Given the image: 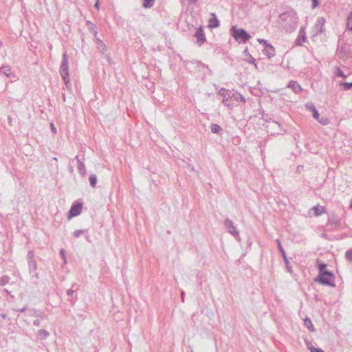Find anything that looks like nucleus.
I'll use <instances>...</instances> for the list:
<instances>
[{"instance_id":"1","label":"nucleus","mask_w":352,"mask_h":352,"mask_svg":"<svg viewBox=\"0 0 352 352\" xmlns=\"http://www.w3.org/2000/svg\"><path fill=\"white\" fill-rule=\"evenodd\" d=\"M280 25L286 32H293L296 29L298 17L294 10H289L279 15Z\"/></svg>"},{"instance_id":"2","label":"nucleus","mask_w":352,"mask_h":352,"mask_svg":"<svg viewBox=\"0 0 352 352\" xmlns=\"http://www.w3.org/2000/svg\"><path fill=\"white\" fill-rule=\"evenodd\" d=\"M232 36L239 43H246L251 38L250 34L243 28H237L232 26L230 29Z\"/></svg>"},{"instance_id":"3","label":"nucleus","mask_w":352,"mask_h":352,"mask_svg":"<svg viewBox=\"0 0 352 352\" xmlns=\"http://www.w3.org/2000/svg\"><path fill=\"white\" fill-rule=\"evenodd\" d=\"M315 281L318 282L323 285H327L332 287L336 286L335 276L330 271L318 274V277L315 278Z\"/></svg>"},{"instance_id":"4","label":"nucleus","mask_w":352,"mask_h":352,"mask_svg":"<svg viewBox=\"0 0 352 352\" xmlns=\"http://www.w3.org/2000/svg\"><path fill=\"white\" fill-rule=\"evenodd\" d=\"M60 74L63 80V81H66L68 82V76L69 75V67H68V59L67 53L65 52L63 54L61 65L60 67Z\"/></svg>"},{"instance_id":"5","label":"nucleus","mask_w":352,"mask_h":352,"mask_svg":"<svg viewBox=\"0 0 352 352\" xmlns=\"http://www.w3.org/2000/svg\"><path fill=\"white\" fill-rule=\"evenodd\" d=\"M324 111H313V117L322 125L330 123V118L324 115Z\"/></svg>"},{"instance_id":"6","label":"nucleus","mask_w":352,"mask_h":352,"mask_svg":"<svg viewBox=\"0 0 352 352\" xmlns=\"http://www.w3.org/2000/svg\"><path fill=\"white\" fill-rule=\"evenodd\" d=\"M194 36L196 37V43L199 46H201L206 41V36L201 26L197 29L194 34Z\"/></svg>"},{"instance_id":"7","label":"nucleus","mask_w":352,"mask_h":352,"mask_svg":"<svg viewBox=\"0 0 352 352\" xmlns=\"http://www.w3.org/2000/svg\"><path fill=\"white\" fill-rule=\"evenodd\" d=\"M217 93L219 96L223 97V103L225 106L230 107L231 105L230 102L231 91L225 88H221Z\"/></svg>"},{"instance_id":"8","label":"nucleus","mask_w":352,"mask_h":352,"mask_svg":"<svg viewBox=\"0 0 352 352\" xmlns=\"http://www.w3.org/2000/svg\"><path fill=\"white\" fill-rule=\"evenodd\" d=\"M224 225L230 234H232L236 238L239 236V232L237 231L236 227L234 226L233 222L230 219H226L225 220Z\"/></svg>"},{"instance_id":"9","label":"nucleus","mask_w":352,"mask_h":352,"mask_svg":"<svg viewBox=\"0 0 352 352\" xmlns=\"http://www.w3.org/2000/svg\"><path fill=\"white\" fill-rule=\"evenodd\" d=\"M276 243H277V245H278V250H280V253H281V255L283 258V260L285 261V265H286V267L288 270V272H292V267L291 266L289 265V261L287 258V256H286V253L281 245V243L279 239H276Z\"/></svg>"},{"instance_id":"10","label":"nucleus","mask_w":352,"mask_h":352,"mask_svg":"<svg viewBox=\"0 0 352 352\" xmlns=\"http://www.w3.org/2000/svg\"><path fill=\"white\" fill-rule=\"evenodd\" d=\"M324 17H318L316 23V34H321L325 31Z\"/></svg>"},{"instance_id":"11","label":"nucleus","mask_w":352,"mask_h":352,"mask_svg":"<svg viewBox=\"0 0 352 352\" xmlns=\"http://www.w3.org/2000/svg\"><path fill=\"white\" fill-rule=\"evenodd\" d=\"M82 209V205L80 203H77L76 204L72 205L69 210V215L70 217H76L80 214Z\"/></svg>"},{"instance_id":"12","label":"nucleus","mask_w":352,"mask_h":352,"mask_svg":"<svg viewBox=\"0 0 352 352\" xmlns=\"http://www.w3.org/2000/svg\"><path fill=\"white\" fill-rule=\"evenodd\" d=\"M75 159L77 161V168H78V172H79V174L81 175V176H85L87 173V170H86V167H85V163L83 162H82L80 159H79V157L78 155H76Z\"/></svg>"},{"instance_id":"13","label":"nucleus","mask_w":352,"mask_h":352,"mask_svg":"<svg viewBox=\"0 0 352 352\" xmlns=\"http://www.w3.org/2000/svg\"><path fill=\"white\" fill-rule=\"evenodd\" d=\"M263 52L269 58H271L275 56V49L271 44L265 45L263 50Z\"/></svg>"},{"instance_id":"14","label":"nucleus","mask_w":352,"mask_h":352,"mask_svg":"<svg viewBox=\"0 0 352 352\" xmlns=\"http://www.w3.org/2000/svg\"><path fill=\"white\" fill-rule=\"evenodd\" d=\"M190 63H195L196 65V67L199 69V70H203L204 69H206L208 71V74L211 75L212 74V70L210 69L208 65H206L203 63L201 61L199 60H192Z\"/></svg>"},{"instance_id":"15","label":"nucleus","mask_w":352,"mask_h":352,"mask_svg":"<svg viewBox=\"0 0 352 352\" xmlns=\"http://www.w3.org/2000/svg\"><path fill=\"white\" fill-rule=\"evenodd\" d=\"M306 41V33L303 28H301L297 38L296 39V44L297 45H301L302 43Z\"/></svg>"},{"instance_id":"16","label":"nucleus","mask_w":352,"mask_h":352,"mask_svg":"<svg viewBox=\"0 0 352 352\" xmlns=\"http://www.w3.org/2000/svg\"><path fill=\"white\" fill-rule=\"evenodd\" d=\"M287 87L290 88L296 94H298L302 90L299 83L294 80H290L287 85Z\"/></svg>"},{"instance_id":"17","label":"nucleus","mask_w":352,"mask_h":352,"mask_svg":"<svg viewBox=\"0 0 352 352\" xmlns=\"http://www.w3.org/2000/svg\"><path fill=\"white\" fill-rule=\"evenodd\" d=\"M232 100H234L236 102H239V101L245 102V101L244 96H242L241 94H239V92H232L231 91V94H230V102L231 105L232 104Z\"/></svg>"},{"instance_id":"18","label":"nucleus","mask_w":352,"mask_h":352,"mask_svg":"<svg viewBox=\"0 0 352 352\" xmlns=\"http://www.w3.org/2000/svg\"><path fill=\"white\" fill-rule=\"evenodd\" d=\"M338 50L340 57L347 56L349 52V46L346 44H342L338 46Z\"/></svg>"},{"instance_id":"19","label":"nucleus","mask_w":352,"mask_h":352,"mask_svg":"<svg viewBox=\"0 0 352 352\" xmlns=\"http://www.w3.org/2000/svg\"><path fill=\"white\" fill-rule=\"evenodd\" d=\"M1 72H2L7 77L14 76L12 69L9 65H3L1 68Z\"/></svg>"},{"instance_id":"20","label":"nucleus","mask_w":352,"mask_h":352,"mask_svg":"<svg viewBox=\"0 0 352 352\" xmlns=\"http://www.w3.org/2000/svg\"><path fill=\"white\" fill-rule=\"evenodd\" d=\"M211 15L214 17L212 19H210L209 22H210V27L211 28H217L220 25V22L219 21V19L217 18V16L214 13H212Z\"/></svg>"},{"instance_id":"21","label":"nucleus","mask_w":352,"mask_h":352,"mask_svg":"<svg viewBox=\"0 0 352 352\" xmlns=\"http://www.w3.org/2000/svg\"><path fill=\"white\" fill-rule=\"evenodd\" d=\"M304 324L305 326L311 332L315 331L314 326L312 324V322L310 318H306L304 320Z\"/></svg>"},{"instance_id":"22","label":"nucleus","mask_w":352,"mask_h":352,"mask_svg":"<svg viewBox=\"0 0 352 352\" xmlns=\"http://www.w3.org/2000/svg\"><path fill=\"white\" fill-rule=\"evenodd\" d=\"M50 336V333L45 329H41L37 333V337L40 340H45Z\"/></svg>"},{"instance_id":"23","label":"nucleus","mask_w":352,"mask_h":352,"mask_svg":"<svg viewBox=\"0 0 352 352\" xmlns=\"http://www.w3.org/2000/svg\"><path fill=\"white\" fill-rule=\"evenodd\" d=\"M28 268L30 273H32L36 271L37 268V263L36 260L28 261Z\"/></svg>"},{"instance_id":"24","label":"nucleus","mask_w":352,"mask_h":352,"mask_svg":"<svg viewBox=\"0 0 352 352\" xmlns=\"http://www.w3.org/2000/svg\"><path fill=\"white\" fill-rule=\"evenodd\" d=\"M312 210H314L316 216H319L324 212V208L319 206H314Z\"/></svg>"},{"instance_id":"25","label":"nucleus","mask_w":352,"mask_h":352,"mask_svg":"<svg viewBox=\"0 0 352 352\" xmlns=\"http://www.w3.org/2000/svg\"><path fill=\"white\" fill-rule=\"evenodd\" d=\"M210 128L211 132L213 133L218 134L222 131L221 127L217 124H211Z\"/></svg>"},{"instance_id":"26","label":"nucleus","mask_w":352,"mask_h":352,"mask_svg":"<svg viewBox=\"0 0 352 352\" xmlns=\"http://www.w3.org/2000/svg\"><path fill=\"white\" fill-rule=\"evenodd\" d=\"M346 29L347 30L352 32V11L349 12L347 16Z\"/></svg>"},{"instance_id":"27","label":"nucleus","mask_w":352,"mask_h":352,"mask_svg":"<svg viewBox=\"0 0 352 352\" xmlns=\"http://www.w3.org/2000/svg\"><path fill=\"white\" fill-rule=\"evenodd\" d=\"M334 74L342 78H346V76L344 74V73L341 70L340 67H336Z\"/></svg>"},{"instance_id":"28","label":"nucleus","mask_w":352,"mask_h":352,"mask_svg":"<svg viewBox=\"0 0 352 352\" xmlns=\"http://www.w3.org/2000/svg\"><path fill=\"white\" fill-rule=\"evenodd\" d=\"M89 181L91 187H96L97 183V177L95 174L91 175L89 178Z\"/></svg>"},{"instance_id":"29","label":"nucleus","mask_w":352,"mask_h":352,"mask_svg":"<svg viewBox=\"0 0 352 352\" xmlns=\"http://www.w3.org/2000/svg\"><path fill=\"white\" fill-rule=\"evenodd\" d=\"M87 25L88 29L93 32V34L96 36L98 34L97 30H95V25L91 21H87Z\"/></svg>"},{"instance_id":"30","label":"nucleus","mask_w":352,"mask_h":352,"mask_svg":"<svg viewBox=\"0 0 352 352\" xmlns=\"http://www.w3.org/2000/svg\"><path fill=\"white\" fill-rule=\"evenodd\" d=\"M155 3V0H143V7L144 8H151Z\"/></svg>"},{"instance_id":"31","label":"nucleus","mask_w":352,"mask_h":352,"mask_svg":"<svg viewBox=\"0 0 352 352\" xmlns=\"http://www.w3.org/2000/svg\"><path fill=\"white\" fill-rule=\"evenodd\" d=\"M340 85L342 86L344 90L352 89V82H340Z\"/></svg>"},{"instance_id":"32","label":"nucleus","mask_w":352,"mask_h":352,"mask_svg":"<svg viewBox=\"0 0 352 352\" xmlns=\"http://www.w3.org/2000/svg\"><path fill=\"white\" fill-rule=\"evenodd\" d=\"M98 43L100 44V52L104 54L107 51V46L101 40L98 39Z\"/></svg>"},{"instance_id":"33","label":"nucleus","mask_w":352,"mask_h":352,"mask_svg":"<svg viewBox=\"0 0 352 352\" xmlns=\"http://www.w3.org/2000/svg\"><path fill=\"white\" fill-rule=\"evenodd\" d=\"M327 267V265L324 263H321L318 265V272L319 274H322V272H328L329 270H327L325 268Z\"/></svg>"},{"instance_id":"34","label":"nucleus","mask_w":352,"mask_h":352,"mask_svg":"<svg viewBox=\"0 0 352 352\" xmlns=\"http://www.w3.org/2000/svg\"><path fill=\"white\" fill-rule=\"evenodd\" d=\"M345 257L346 260H348L350 262H352V249H350L346 252Z\"/></svg>"},{"instance_id":"35","label":"nucleus","mask_w":352,"mask_h":352,"mask_svg":"<svg viewBox=\"0 0 352 352\" xmlns=\"http://www.w3.org/2000/svg\"><path fill=\"white\" fill-rule=\"evenodd\" d=\"M85 232L84 230H76L74 232V236L76 238L79 237L82 234H83Z\"/></svg>"},{"instance_id":"36","label":"nucleus","mask_w":352,"mask_h":352,"mask_svg":"<svg viewBox=\"0 0 352 352\" xmlns=\"http://www.w3.org/2000/svg\"><path fill=\"white\" fill-rule=\"evenodd\" d=\"M309 349L310 350L311 352H324L322 349H320V348H315L314 346H309L308 347Z\"/></svg>"},{"instance_id":"37","label":"nucleus","mask_w":352,"mask_h":352,"mask_svg":"<svg viewBox=\"0 0 352 352\" xmlns=\"http://www.w3.org/2000/svg\"><path fill=\"white\" fill-rule=\"evenodd\" d=\"M34 252L32 250H30L28 253V261H30V260H35L34 258Z\"/></svg>"},{"instance_id":"38","label":"nucleus","mask_w":352,"mask_h":352,"mask_svg":"<svg viewBox=\"0 0 352 352\" xmlns=\"http://www.w3.org/2000/svg\"><path fill=\"white\" fill-rule=\"evenodd\" d=\"M278 126H279V124L278 122H272L269 123V124L266 127L267 128H269V127L275 128V127H278Z\"/></svg>"},{"instance_id":"39","label":"nucleus","mask_w":352,"mask_h":352,"mask_svg":"<svg viewBox=\"0 0 352 352\" xmlns=\"http://www.w3.org/2000/svg\"><path fill=\"white\" fill-rule=\"evenodd\" d=\"M306 107L308 109V110H316L314 104L312 103H307L306 104Z\"/></svg>"},{"instance_id":"40","label":"nucleus","mask_w":352,"mask_h":352,"mask_svg":"<svg viewBox=\"0 0 352 352\" xmlns=\"http://www.w3.org/2000/svg\"><path fill=\"white\" fill-rule=\"evenodd\" d=\"M60 255H61V256H62V258H63V259L64 261V263H66V256H65V250L64 249H61L60 250Z\"/></svg>"},{"instance_id":"41","label":"nucleus","mask_w":352,"mask_h":352,"mask_svg":"<svg viewBox=\"0 0 352 352\" xmlns=\"http://www.w3.org/2000/svg\"><path fill=\"white\" fill-rule=\"evenodd\" d=\"M258 41L260 44H263L265 47V45H267L270 44L267 43V41L266 40L263 39V38H258Z\"/></svg>"},{"instance_id":"42","label":"nucleus","mask_w":352,"mask_h":352,"mask_svg":"<svg viewBox=\"0 0 352 352\" xmlns=\"http://www.w3.org/2000/svg\"><path fill=\"white\" fill-rule=\"evenodd\" d=\"M318 0H312V7L315 8L318 6Z\"/></svg>"},{"instance_id":"43","label":"nucleus","mask_w":352,"mask_h":352,"mask_svg":"<svg viewBox=\"0 0 352 352\" xmlns=\"http://www.w3.org/2000/svg\"><path fill=\"white\" fill-rule=\"evenodd\" d=\"M50 128H51V130L53 132V133H56V129L55 128L54 123H52V122L50 123Z\"/></svg>"},{"instance_id":"44","label":"nucleus","mask_w":352,"mask_h":352,"mask_svg":"<svg viewBox=\"0 0 352 352\" xmlns=\"http://www.w3.org/2000/svg\"><path fill=\"white\" fill-rule=\"evenodd\" d=\"M65 82V84L66 85V87L69 89H71V87H72V85L70 83V80H69V76H68V82H67V80L66 81H64Z\"/></svg>"},{"instance_id":"45","label":"nucleus","mask_w":352,"mask_h":352,"mask_svg":"<svg viewBox=\"0 0 352 352\" xmlns=\"http://www.w3.org/2000/svg\"><path fill=\"white\" fill-rule=\"evenodd\" d=\"M74 291L73 289H68V290L67 291V294L68 296H72V295H73V294H74Z\"/></svg>"},{"instance_id":"46","label":"nucleus","mask_w":352,"mask_h":352,"mask_svg":"<svg viewBox=\"0 0 352 352\" xmlns=\"http://www.w3.org/2000/svg\"><path fill=\"white\" fill-rule=\"evenodd\" d=\"M33 324L34 326H39L40 325V320H36L33 322Z\"/></svg>"},{"instance_id":"47","label":"nucleus","mask_w":352,"mask_h":352,"mask_svg":"<svg viewBox=\"0 0 352 352\" xmlns=\"http://www.w3.org/2000/svg\"><path fill=\"white\" fill-rule=\"evenodd\" d=\"M2 281H3V284H5V283H8V278L7 276L3 277L2 278Z\"/></svg>"},{"instance_id":"48","label":"nucleus","mask_w":352,"mask_h":352,"mask_svg":"<svg viewBox=\"0 0 352 352\" xmlns=\"http://www.w3.org/2000/svg\"><path fill=\"white\" fill-rule=\"evenodd\" d=\"M105 58H107V60L108 61V63L109 64H111V58H110V56L107 54H105Z\"/></svg>"},{"instance_id":"49","label":"nucleus","mask_w":352,"mask_h":352,"mask_svg":"<svg viewBox=\"0 0 352 352\" xmlns=\"http://www.w3.org/2000/svg\"><path fill=\"white\" fill-rule=\"evenodd\" d=\"M188 1L190 3H192V4H196L197 2V0H188Z\"/></svg>"},{"instance_id":"50","label":"nucleus","mask_w":352,"mask_h":352,"mask_svg":"<svg viewBox=\"0 0 352 352\" xmlns=\"http://www.w3.org/2000/svg\"><path fill=\"white\" fill-rule=\"evenodd\" d=\"M94 7L97 9H99V3L98 2H96L94 5Z\"/></svg>"},{"instance_id":"51","label":"nucleus","mask_w":352,"mask_h":352,"mask_svg":"<svg viewBox=\"0 0 352 352\" xmlns=\"http://www.w3.org/2000/svg\"><path fill=\"white\" fill-rule=\"evenodd\" d=\"M214 87H215V89H216V91H218L220 89H219V87L218 85H214Z\"/></svg>"},{"instance_id":"52","label":"nucleus","mask_w":352,"mask_h":352,"mask_svg":"<svg viewBox=\"0 0 352 352\" xmlns=\"http://www.w3.org/2000/svg\"><path fill=\"white\" fill-rule=\"evenodd\" d=\"M69 172L72 173L74 172V168L72 166L69 167Z\"/></svg>"},{"instance_id":"53","label":"nucleus","mask_w":352,"mask_h":352,"mask_svg":"<svg viewBox=\"0 0 352 352\" xmlns=\"http://www.w3.org/2000/svg\"><path fill=\"white\" fill-rule=\"evenodd\" d=\"M184 292H182V301L184 302Z\"/></svg>"},{"instance_id":"54","label":"nucleus","mask_w":352,"mask_h":352,"mask_svg":"<svg viewBox=\"0 0 352 352\" xmlns=\"http://www.w3.org/2000/svg\"><path fill=\"white\" fill-rule=\"evenodd\" d=\"M53 160H54V161H56V162L58 161V160H57V158H56V157H54V158H53Z\"/></svg>"},{"instance_id":"55","label":"nucleus","mask_w":352,"mask_h":352,"mask_svg":"<svg viewBox=\"0 0 352 352\" xmlns=\"http://www.w3.org/2000/svg\"><path fill=\"white\" fill-rule=\"evenodd\" d=\"M25 311L24 308L20 310V311Z\"/></svg>"}]
</instances>
